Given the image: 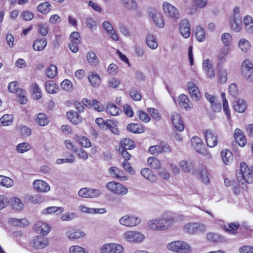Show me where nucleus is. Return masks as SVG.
<instances>
[{
	"instance_id": "nucleus-1",
	"label": "nucleus",
	"mask_w": 253,
	"mask_h": 253,
	"mask_svg": "<svg viewBox=\"0 0 253 253\" xmlns=\"http://www.w3.org/2000/svg\"><path fill=\"white\" fill-rule=\"evenodd\" d=\"M176 217L174 214L165 216L150 220L147 223L148 227L154 231H163L168 229L176 222Z\"/></svg>"
},
{
	"instance_id": "nucleus-2",
	"label": "nucleus",
	"mask_w": 253,
	"mask_h": 253,
	"mask_svg": "<svg viewBox=\"0 0 253 253\" xmlns=\"http://www.w3.org/2000/svg\"><path fill=\"white\" fill-rule=\"evenodd\" d=\"M236 177L239 186L243 188L245 182L252 183L253 182V165L249 168L246 163L242 162L240 169L236 171Z\"/></svg>"
},
{
	"instance_id": "nucleus-3",
	"label": "nucleus",
	"mask_w": 253,
	"mask_h": 253,
	"mask_svg": "<svg viewBox=\"0 0 253 253\" xmlns=\"http://www.w3.org/2000/svg\"><path fill=\"white\" fill-rule=\"evenodd\" d=\"M168 250L178 253H190L191 247L186 242L181 241L172 242L167 245Z\"/></svg>"
},
{
	"instance_id": "nucleus-4",
	"label": "nucleus",
	"mask_w": 253,
	"mask_h": 253,
	"mask_svg": "<svg viewBox=\"0 0 253 253\" xmlns=\"http://www.w3.org/2000/svg\"><path fill=\"white\" fill-rule=\"evenodd\" d=\"M141 221L140 217L132 214L125 215L119 219V222L121 225L128 227L136 226L139 224Z\"/></svg>"
},
{
	"instance_id": "nucleus-5",
	"label": "nucleus",
	"mask_w": 253,
	"mask_h": 253,
	"mask_svg": "<svg viewBox=\"0 0 253 253\" xmlns=\"http://www.w3.org/2000/svg\"><path fill=\"white\" fill-rule=\"evenodd\" d=\"M123 238L127 242L138 243L144 240L145 236L137 231H128L124 233Z\"/></svg>"
},
{
	"instance_id": "nucleus-6",
	"label": "nucleus",
	"mask_w": 253,
	"mask_h": 253,
	"mask_svg": "<svg viewBox=\"0 0 253 253\" xmlns=\"http://www.w3.org/2000/svg\"><path fill=\"white\" fill-rule=\"evenodd\" d=\"M242 74L246 80L249 82L253 81V65L249 59L245 60L241 66Z\"/></svg>"
},
{
	"instance_id": "nucleus-7",
	"label": "nucleus",
	"mask_w": 253,
	"mask_h": 253,
	"mask_svg": "<svg viewBox=\"0 0 253 253\" xmlns=\"http://www.w3.org/2000/svg\"><path fill=\"white\" fill-rule=\"evenodd\" d=\"M106 187L109 191L118 195H124L128 192L127 188L122 184L115 181L108 182Z\"/></svg>"
},
{
	"instance_id": "nucleus-8",
	"label": "nucleus",
	"mask_w": 253,
	"mask_h": 253,
	"mask_svg": "<svg viewBox=\"0 0 253 253\" xmlns=\"http://www.w3.org/2000/svg\"><path fill=\"white\" fill-rule=\"evenodd\" d=\"M100 251L101 253H122L124 248L119 244L108 243L102 246Z\"/></svg>"
},
{
	"instance_id": "nucleus-9",
	"label": "nucleus",
	"mask_w": 253,
	"mask_h": 253,
	"mask_svg": "<svg viewBox=\"0 0 253 253\" xmlns=\"http://www.w3.org/2000/svg\"><path fill=\"white\" fill-rule=\"evenodd\" d=\"M101 193V191L99 189L85 187L81 189L78 192V194L82 197L93 198L98 197Z\"/></svg>"
},
{
	"instance_id": "nucleus-10",
	"label": "nucleus",
	"mask_w": 253,
	"mask_h": 253,
	"mask_svg": "<svg viewBox=\"0 0 253 253\" xmlns=\"http://www.w3.org/2000/svg\"><path fill=\"white\" fill-rule=\"evenodd\" d=\"M205 229V226L199 223H189L183 227V230L189 234H196Z\"/></svg>"
},
{
	"instance_id": "nucleus-11",
	"label": "nucleus",
	"mask_w": 253,
	"mask_h": 253,
	"mask_svg": "<svg viewBox=\"0 0 253 253\" xmlns=\"http://www.w3.org/2000/svg\"><path fill=\"white\" fill-rule=\"evenodd\" d=\"M203 132L207 146L211 148L216 146L218 140L216 134L210 129L204 130Z\"/></svg>"
},
{
	"instance_id": "nucleus-12",
	"label": "nucleus",
	"mask_w": 253,
	"mask_h": 253,
	"mask_svg": "<svg viewBox=\"0 0 253 253\" xmlns=\"http://www.w3.org/2000/svg\"><path fill=\"white\" fill-rule=\"evenodd\" d=\"M163 6L165 13L169 17L173 19H177L179 18V10L174 6L168 2H164Z\"/></svg>"
},
{
	"instance_id": "nucleus-13",
	"label": "nucleus",
	"mask_w": 253,
	"mask_h": 253,
	"mask_svg": "<svg viewBox=\"0 0 253 253\" xmlns=\"http://www.w3.org/2000/svg\"><path fill=\"white\" fill-rule=\"evenodd\" d=\"M187 88L192 98L195 101L199 100L201 97V93L196 84L190 82L187 83Z\"/></svg>"
},
{
	"instance_id": "nucleus-14",
	"label": "nucleus",
	"mask_w": 253,
	"mask_h": 253,
	"mask_svg": "<svg viewBox=\"0 0 253 253\" xmlns=\"http://www.w3.org/2000/svg\"><path fill=\"white\" fill-rule=\"evenodd\" d=\"M191 142L192 146L197 152L204 155L206 154V150L204 148L202 140L199 137L197 136L192 137Z\"/></svg>"
},
{
	"instance_id": "nucleus-15",
	"label": "nucleus",
	"mask_w": 253,
	"mask_h": 253,
	"mask_svg": "<svg viewBox=\"0 0 253 253\" xmlns=\"http://www.w3.org/2000/svg\"><path fill=\"white\" fill-rule=\"evenodd\" d=\"M33 229L38 233L46 235L49 233L50 228L46 223L38 222L34 225Z\"/></svg>"
},
{
	"instance_id": "nucleus-16",
	"label": "nucleus",
	"mask_w": 253,
	"mask_h": 253,
	"mask_svg": "<svg viewBox=\"0 0 253 253\" xmlns=\"http://www.w3.org/2000/svg\"><path fill=\"white\" fill-rule=\"evenodd\" d=\"M33 185L34 188L39 192H47L50 189L47 183L40 179L35 180L33 182Z\"/></svg>"
},
{
	"instance_id": "nucleus-17",
	"label": "nucleus",
	"mask_w": 253,
	"mask_h": 253,
	"mask_svg": "<svg viewBox=\"0 0 253 253\" xmlns=\"http://www.w3.org/2000/svg\"><path fill=\"white\" fill-rule=\"evenodd\" d=\"M179 31L181 36L184 38H188L190 35V27L189 22L183 19L179 23Z\"/></svg>"
},
{
	"instance_id": "nucleus-18",
	"label": "nucleus",
	"mask_w": 253,
	"mask_h": 253,
	"mask_svg": "<svg viewBox=\"0 0 253 253\" xmlns=\"http://www.w3.org/2000/svg\"><path fill=\"white\" fill-rule=\"evenodd\" d=\"M171 121L175 128L179 131L184 130V126L180 115L176 113H173L171 115Z\"/></svg>"
},
{
	"instance_id": "nucleus-19",
	"label": "nucleus",
	"mask_w": 253,
	"mask_h": 253,
	"mask_svg": "<svg viewBox=\"0 0 253 253\" xmlns=\"http://www.w3.org/2000/svg\"><path fill=\"white\" fill-rule=\"evenodd\" d=\"M149 16L153 19L155 24L160 28H163L164 26V22L161 13L155 10H151L149 11Z\"/></svg>"
},
{
	"instance_id": "nucleus-20",
	"label": "nucleus",
	"mask_w": 253,
	"mask_h": 253,
	"mask_svg": "<svg viewBox=\"0 0 253 253\" xmlns=\"http://www.w3.org/2000/svg\"><path fill=\"white\" fill-rule=\"evenodd\" d=\"M178 101L179 105L184 109L188 110L192 108V104L187 95L180 94L178 98Z\"/></svg>"
},
{
	"instance_id": "nucleus-21",
	"label": "nucleus",
	"mask_w": 253,
	"mask_h": 253,
	"mask_svg": "<svg viewBox=\"0 0 253 253\" xmlns=\"http://www.w3.org/2000/svg\"><path fill=\"white\" fill-rule=\"evenodd\" d=\"M197 175L198 178L205 184L209 183L210 178L207 168L205 166H201L199 167Z\"/></svg>"
},
{
	"instance_id": "nucleus-22",
	"label": "nucleus",
	"mask_w": 253,
	"mask_h": 253,
	"mask_svg": "<svg viewBox=\"0 0 253 253\" xmlns=\"http://www.w3.org/2000/svg\"><path fill=\"white\" fill-rule=\"evenodd\" d=\"M234 110L238 113H243L247 109V104L242 99H238L233 103Z\"/></svg>"
},
{
	"instance_id": "nucleus-23",
	"label": "nucleus",
	"mask_w": 253,
	"mask_h": 253,
	"mask_svg": "<svg viewBox=\"0 0 253 253\" xmlns=\"http://www.w3.org/2000/svg\"><path fill=\"white\" fill-rule=\"evenodd\" d=\"M242 27V18L240 15L233 17V20L231 21V28L236 32L240 31Z\"/></svg>"
},
{
	"instance_id": "nucleus-24",
	"label": "nucleus",
	"mask_w": 253,
	"mask_h": 253,
	"mask_svg": "<svg viewBox=\"0 0 253 253\" xmlns=\"http://www.w3.org/2000/svg\"><path fill=\"white\" fill-rule=\"evenodd\" d=\"M242 27V18L240 15L233 17V20L231 21V28L236 32L240 31Z\"/></svg>"
},
{
	"instance_id": "nucleus-25",
	"label": "nucleus",
	"mask_w": 253,
	"mask_h": 253,
	"mask_svg": "<svg viewBox=\"0 0 253 253\" xmlns=\"http://www.w3.org/2000/svg\"><path fill=\"white\" fill-rule=\"evenodd\" d=\"M103 27L104 29L109 34L110 38L114 41H117L118 40V36L115 30L113 29L112 25L108 21H105L102 24Z\"/></svg>"
},
{
	"instance_id": "nucleus-26",
	"label": "nucleus",
	"mask_w": 253,
	"mask_h": 253,
	"mask_svg": "<svg viewBox=\"0 0 253 253\" xmlns=\"http://www.w3.org/2000/svg\"><path fill=\"white\" fill-rule=\"evenodd\" d=\"M47 240L42 236H37L33 240V247L36 249H43L47 246Z\"/></svg>"
},
{
	"instance_id": "nucleus-27",
	"label": "nucleus",
	"mask_w": 253,
	"mask_h": 253,
	"mask_svg": "<svg viewBox=\"0 0 253 253\" xmlns=\"http://www.w3.org/2000/svg\"><path fill=\"white\" fill-rule=\"evenodd\" d=\"M68 119L74 124H80L82 121L81 116L76 112L70 111L67 113Z\"/></svg>"
},
{
	"instance_id": "nucleus-28",
	"label": "nucleus",
	"mask_w": 253,
	"mask_h": 253,
	"mask_svg": "<svg viewBox=\"0 0 253 253\" xmlns=\"http://www.w3.org/2000/svg\"><path fill=\"white\" fill-rule=\"evenodd\" d=\"M140 173L145 178L152 182H154L157 181V178L156 176L150 169L147 168L142 169L141 170Z\"/></svg>"
},
{
	"instance_id": "nucleus-29",
	"label": "nucleus",
	"mask_w": 253,
	"mask_h": 253,
	"mask_svg": "<svg viewBox=\"0 0 253 253\" xmlns=\"http://www.w3.org/2000/svg\"><path fill=\"white\" fill-rule=\"evenodd\" d=\"M146 42L147 46L151 49H155L158 46L156 38L151 34H148L146 38Z\"/></svg>"
},
{
	"instance_id": "nucleus-30",
	"label": "nucleus",
	"mask_w": 253,
	"mask_h": 253,
	"mask_svg": "<svg viewBox=\"0 0 253 253\" xmlns=\"http://www.w3.org/2000/svg\"><path fill=\"white\" fill-rule=\"evenodd\" d=\"M35 121L39 126H44L48 124L49 119L44 113H40L37 115Z\"/></svg>"
},
{
	"instance_id": "nucleus-31",
	"label": "nucleus",
	"mask_w": 253,
	"mask_h": 253,
	"mask_svg": "<svg viewBox=\"0 0 253 253\" xmlns=\"http://www.w3.org/2000/svg\"><path fill=\"white\" fill-rule=\"evenodd\" d=\"M222 160L225 165H228L233 160L232 152L228 150H222L221 152Z\"/></svg>"
},
{
	"instance_id": "nucleus-32",
	"label": "nucleus",
	"mask_w": 253,
	"mask_h": 253,
	"mask_svg": "<svg viewBox=\"0 0 253 253\" xmlns=\"http://www.w3.org/2000/svg\"><path fill=\"white\" fill-rule=\"evenodd\" d=\"M109 170L110 173H113L116 177L118 179L124 181L127 179V177L125 175L124 171L116 167H111L109 169Z\"/></svg>"
},
{
	"instance_id": "nucleus-33",
	"label": "nucleus",
	"mask_w": 253,
	"mask_h": 253,
	"mask_svg": "<svg viewBox=\"0 0 253 253\" xmlns=\"http://www.w3.org/2000/svg\"><path fill=\"white\" fill-rule=\"evenodd\" d=\"M47 44L45 39H38L36 40L33 45L34 50L36 51L42 50Z\"/></svg>"
},
{
	"instance_id": "nucleus-34",
	"label": "nucleus",
	"mask_w": 253,
	"mask_h": 253,
	"mask_svg": "<svg viewBox=\"0 0 253 253\" xmlns=\"http://www.w3.org/2000/svg\"><path fill=\"white\" fill-rule=\"evenodd\" d=\"M128 131L134 133H140L143 132V128L140 124L136 123L129 124L127 126Z\"/></svg>"
},
{
	"instance_id": "nucleus-35",
	"label": "nucleus",
	"mask_w": 253,
	"mask_h": 253,
	"mask_svg": "<svg viewBox=\"0 0 253 253\" xmlns=\"http://www.w3.org/2000/svg\"><path fill=\"white\" fill-rule=\"evenodd\" d=\"M121 149L130 150L135 147V143L129 138H125L121 142Z\"/></svg>"
},
{
	"instance_id": "nucleus-36",
	"label": "nucleus",
	"mask_w": 253,
	"mask_h": 253,
	"mask_svg": "<svg viewBox=\"0 0 253 253\" xmlns=\"http://www.w3.org/2000/svg\"><path fill=\"white\" fill-rule=\"evenodd\" d=\"M45 87L46 91L50 94L55 93L59 89L57 85L52 81L46 82Z\"/></svg>"
},
{
	"instance_id": "nucleus-37",
	"label": "nucleus",
	"mask_w": 253,
	"mask_h": 253,
	"mask_svg": "<svg viewBox=\"0 0 253 253\" xmlns=\"http://www.w3.org/2000/svg\"><path fill=\"white\" fill-rule=\"evenodd\" d=\"M13 121L12 115L5 114L0 119V124L3 126H8L12 124Z\"/></svg>"
},
{
	"instance_id": "nucleus-38",
	"label": "nucleus",
	"mask_w": 253,
	"mask_h": 253,
	"mask_svg": "<svg viewBox=\"0 0 253 253\" xmlns=\"http://www.w3.org/2000/svg\"><path fill=\"white\" fill-rule=\"evenodd\" d=\"M179 166L184 172H191L194 170V165L192 163L183 160L179 162Z\"/></svg>"
},
{
	"instance_id": "nucleus-39",
	"label": "nucleus",
	"mask_w": 253,
	"mask_h": 253,
	"mask_svg": "<svg viewBox=\"0 0 253 253\" xmlns=\"http://www.w3.org/2000/svg\"><path fill=\"white\" fill-rule=\"evenodd\" d=\"M207 237L210 241L214 243L222 242L224 241L223 237L216 233H210L207 234Z\"/></svg>"
},
{
	"instance_id": "nucleus-40",
	"label": "nucleus",
	"mask_w": 253,
	"mask_h": 253,
	"mask_svg": "<svg viewBox=\"0 0 253 253\" xmlns=\"http://www.w3.org/2000/svg\"><path fill=\"white\" fill-rule=\"evenodd\" d=\"M52 9V6L48 2H44L40 4L37 9L38 11L42 13H47L49 12Z\"/></svg>"
},
{
	"instance_id": "nucleus-41",
	"label": "nucleus",
	"mask_w": 253,
	"mask_h": 253,
	"mask_svg": "<svg viewBox=\"0 0 253 253\" xmlns=\"http://www.w3.org/2000/svg\"><path fill=\"white\" fill-rule=\"evenodd\" d=\"M106 111L108 113L112 116H117L119 115L121 112L120 109L113 103H109L107 106Z\"/></svg>"
},
{
	"instance_id": "nucleus-42",
	"label": "nucleus",
	"mask_w": 253,
	"mask_h": 253,
	"mask_svg": "<svg viewBox=\"0 0 253 253\" xmlns=\"http://www.w3.org/2000/svg\"><path fill=\"white\" fill-rule=\"evenodd\" d=\"M88 79L92 86H98L101 82L100 76L97 74H91L88 76Z\"/></svg>"
},
{
	"instance_id": "nucleus-43",
	"label": "nucleus",
	"mask_w": 253,
	"mask_h": 253,
	"mask_svg": "<svg viewBox=\"0 0 253 253\" xmlns=\"http://www.w3.org/2000/svg\"><path fill=\"white\" fill-rule=\"evenodd\" d=\"M86 57L88 62L91 65L96 66L98 65L99 61L95 53L93 52H88Z\"/></svg>"
},
{
	"instance_id": "nucleus-44",
	"label": "nucleus",
	"mask_w": 253,
	"mask_h": 253,
	"mask_svg": "<svg viewBox=\"0 0 253 253\" xmlns=\"http://www.w3.org/2000/svg\"><path fill=\"white\" fill-rule=\"evenodd\" d=\"M0 185L7 188L11 187L13 185V181L8 177L0 175Z\"/></svg>"
},
{
	"instance_id": "nucleus-45",
	"label": "nucleus",
	"mask_w": 253,
	"mask_h": 253,
	"mask_svg": "<svg viewBox=\"0 0 253 253\" xmlns=\"http://www.w3.org/2000/svg\"><path fill=\"white\" fill-rule=\"evenodd\" d=\"M147 163L150 168L153 169H160L161 164L159 160L154 157H149L147 160Z\"/></svg>"
},
{
	"instance_id": "nucleus-46",
	"label": "nucleus",
	"mask_w": 253,
	"mask_h": 253,
	"mask_svg": "<svg viewBox=\"0 0 253 253\" xmlns=\"http://www.w3.org/2000/svg\"><path fill=\"white\" fill-rule=\"evenodd\" d=\"M64 211V209L62 207H49L44 209L42 211V213L44 214H51L59 211L61 213Z\"/></svg>"
},
{
	"instance_id": "nucleus-47",
	"label": "nucleus",
	"mask_w": 253,
	"mask_h": 253,
	"mask_svg": "<svg viewBox=\"0 0 253 253\" xmlns=\"http://www.w3.org/2000/svg\"><path fill=\"white\" fill-rule=\"evenodd\" d=\"M32 88L33 90V97L37 100L40 99L42 97L41 90L38 84L36 83L32 84Z\"/></svg>"
},
{
	"instance_id": "nucleus-48",
	"label": "nucleus",
	"mask_w": 253,
	"mask_h": 253,
	"mask_svg": "<svg viewBox=\"0 0 253 253\" xmlns=\"http://www.w3.org/2000/svg\"><path fill=\"white\" fill-rule=\"evenodd\" d=\"M195 36L199 42H203L205 40V33L204 29L200 26L197 27Z\"/></svg>"
},
{
	"instance_id": "nucleus-49",
	"label": "nucleus",
	"mask_w": 253,
	"mask_h": 253,
	"mask_svg": "<svg viewBox=\"0 0 253 253\" xmlns=\"http://www.w3.org/2000/svg\"><path fill=\"white\" fill-rule=\"evenodd\" d=\"M57 74V69L55 65H51L46 70V74L47 76L50 79L54 78Z\"/></svg>"
},
{
	"instance_id": "nucleus-50",
	"label": "nucleus",
	"mask_w": 253,
	"mask_h": 253,
	"mask_svg": "<svg viewBox=\"0 0 253 253\" xmlns=\"http://www.w3.org/2000/svg\"><path fill=\"white\" fill-rule=\"evenodd\" d=\"M125 7L129 9H136L137 4L134 0H121Z\"/></svg>"
},
{
	"instance_id": "nucleus-51",
	"label": "nucleus",
	"mask_w": 253,
	"mask_h": 253,
	"mask_svg": "<svg viewBox=\"0 0 253 253\" xmlns=\"http://www.w3.org/2000/svg\"><path fill=\"white\" fill-rule=\"evenodd\" d=\"M238 45L241 50L245 52H247L250 48V42L244 39L240 40Z\"/></svg>"
},
{
	"instance_id": "nucleus-52",
	"label": "nucleus",
	"mask_w": 253,
	"mask_h": 253,
	"mask_svg": "<svg viewBox=\"0 0 253 253\" xmlns=\"http://www.w3.org/2000/svg\"><path fill=\"white\" fill-rule=\"evenodd\" d=\"M30 149L31 146L30 144L25 142L19 144L16 147L17 151L21 153L28 151Z\"/></svg>"
},
{
	"instance_id": "nucleus-53",
	"label": "nucleus",
	"mask_w": 253,
	"mask_h": 253,
	"mask_svg": "<svg viewBox=\"0 0 253 253\" xmlns=\"http://www.w3.org/2000/svg\"><path fill=\"white\" fill-rule=\"evenodd\" d=\"M240 227L239 223H230L228 224V227H226V231L229 233L232 234H235L236 231Z\"/></svg>"
},
{
	"instance_id": "nucleus-54",
	"label": "nucleus",
	"mask_w": 253,
	"mask_h": 253,
	"mask_svg": "<svg viewBox=\"0 0 253 253\" xmlns=\"http://www.w3.org/2000/svg\"><path fill=\"white\" fill-rule=\"evenodd\" d=\"M60 85L61 87L66 91L69 92L72 90V83L67 79L64 80Z\"/></svg>"
},
{
	"instance_id": "nucleus-55",
	"label": "nucleus",
	"mask_w": 253,
	"mask_h": 253,
	"mask_svg": "<svg viewBox=\"0 0 253 253\" xmlns=\"http://www.w3.org/2000/svg\"><path fill=\"white\" fill-rule=\"evenodd\" d=\"M38 31L41 35L43 36H46L48 32V26L44 23H39L38 24Z\"/></svg>"
},
{
	"instance_id": "nucleus-56",
	"label": "nucleus",
	"mask_w": 253,
	"mask_h": 253,
	"mask_svg": "<svg viewBox=\"0 0 253 253\" xmlns=\"http://www.w3.org/2000/svg\"><path fill=\"white\" fill-rule=\"evenodd\" d=\"M92 107H93L94 110L99 112H103L104 110L103 105L100 102L95 99L92 100Z\"/></svg>"
},
{
	"instance_id": "nucleus-57",
	"label": "nucleus",
	"mask_w": 253,
	"mask_h": 253,
	"mask_svg": "<svg viewBox=\"0 0 253 253\" xmlns=\"http://www.w3.org/2000/svg\"><path fill=\"white\" fill-rule=\"evenodd\" d=\"M70 253H89L84 248L79 246H72L69 249Z\"/></svg>"
},
{
	"instance_id": "nucleus-58",
	"label": "nucleus",
	"mask_w": 253,
	"mask_h": 253,
	"mask_svg": "<svg viewBox=\"0 0 253 253\" xmlns=\"http://www.w3.org/2000/svg\"><path fill=\"white\" fill-rule=\"evenodd\" d=\"M76 213L67 212L61 215V219L62 221H70L76 218Z\"/></svg>"
},
{
	"instance_id": "nucleus-59",
	"label": "nucleus",
	"mask_w": 253,
	"mask_h": 253,
	"mask_svg": "<svg viewBox=\"0 0 253 253\" xmlns=\"http://www.w3.org/2000/svg\"><path fill=\"white\" fill-rule=\"evenodd\" d=\"M227 80V72L226 70L220 69L219 72L218 81L221 84H225Z\"/></svg>"
},
{
	"instance_id": "nucleus-60",
	"label": "nucleus",
	"mask_w": 253,
	"mask_h": 253,
	"mask_svg": "<svg viewBox=\"0 0 253 253\" xmlns=\"http://www.w3.org/2000/svg\"><path fill=\"white\" fill-rule=\"evenodd\" d=\"M84 235V234L83 232L79 230H76L71 232L69 234V238L72 240L77 239L83 237Z\"/></svg>"
},
{
	"instance_id": "nucleus-61",
	"label": "nucleus",
	"mask_w": 253,
	"mask_h": 253,
	"mask_svg": "<svg viewBox=\"0 0 253 253\" xmlns=\"http://www.w3.org/2000/svg\"><path fill=\"white\" fill-rule=\"evenodd\" d=\"M85 24L89 29L93 31L96 29V21L91 17H87L85 20Z\"/></svg>"
},
{
	"instance_id": "nucleus-62",
	"label": "nucleus",
	"mask_w": 253,
	"mask_h": 253,
	"mask_svg": "<svg viewBox=\"0 0 253 253\" xmlns=\"http://www.w3.org/2000/svg\"><path fill=\"white\" fill-rule=\"evenodd\" d=\"M229 91L230 94L234 97H236L238 95L239 90L236 84L233 83L230 85L229 87Z\"/></svg>"
},
{
	"instance_id": "nucleus-63",
	"label": "nucleus",
	"mask_w": 253,
	"mask_h": 253,
	"mask_svg": "<svg viewBox=\"0 0 253 253\" xmlns=\"http://www.w3.org/2000/svg\"><path fill=\"white\" fill-rule=\"evenodd\" d=\"M12 205L14 208L18 210H21L23 209L24 207V205L21 202V200L17 198L14 197L12 199Z\"/></svg>"
},
{
	"instance_id": "nucleus-64",
	"label": "nucleus",
	"mask_w": 253,
	"mask_h": 253,
	"mask_svg": "<svg viewBox=\"0 0 253 253\" xmlns=\"http://www.w3.org/2000/svg\"><path fill=\"white\" fill-rule=\"evenodd\" d=\"M137 114L139 119L145 123H147L150 121V118L145 112L142 111H138L137 112Z\"/></svg>"
}]
</instances>
